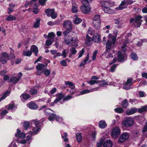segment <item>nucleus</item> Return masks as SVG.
I'll list each match as a JSON object with an SVG mask.
<instances>
[{
	"label": "nucleus",
	"instance_id": "f257e3e1",
	"mask_svg": "<svg viewBox=\"0 0 147 147\" xmlns=\"http://www.w3.org/2000/svg\"><path fill=\"white\" fill-rule=\"evenodd\" d=\"M101 7L103 11L106 13L111 14L113 13L114 11L109 8L108 1H102L100 2Z\"/></svg>",
	"mask_w": 147,
	"mask_h": 147
},
{
	"label": "nucleus",
	"instance_id": "f03ea898",
	"mask_svg": "<svg viewBox=\"0 0 147 147\" xmlns=\"http://www.w3.org/2000/svg\"><path fill=\"white\" fill-rule=\"evenodd\" d=\"M31 123L32 125H35V127H34L33 129V132L30 131L26 134H28L29 135H30L31 136H32L35 133L37 132L39 130L40 127L39 122L37 120H32Z\"/></svg>",
	"mask_w": 147,
	"mask_h": 147
},
{
	"label": "nucleus",
	"instance_id": "7ed1b4c3",
	"mask_svg": "<svg viewBox=\"0 0 147 147\" xmlns=\"http://www.w3.org/2000/svg\"><path fill=\"white\" fill-rule=\"evenodd\" d=\"M121 133V130L118 127L113 128L111 132V136L114 139L117 138Z\"/></svg>",
	"mask_w": 147,
	"mask_h": 147
},
{
	"label": "nucleus",
	"instance_id": "20e7f679",
	"mask_svg": "<svg viewBox=\"0 0 147 147\" xmlns=\"http://www.w3.org/2000/svg\"><path fill=\"white\" fill-rule=\"evenodd\" d=\"M51 111H52L51 109H48L45 110V113L49 117V120L50 121H53L55 118L56 119L57 115L55 114L51 113Z\"/></svg>",
	"mask_w": 147,
	"mask_h": 147
},
{
	"label": "nucleus",
	"instance_id": "39448f33",
	"mask_svg": "<svg viewBox=\"0 0 147 147\" xmlns=\"http://www.w3.org/2000/svg\"><path fill=\"white\" fill-rule=\"evenodd\" d=\"M81 7V9L82 11L84 13H86L89 12L91 9V7L89 3H86L84 4Z\"/></svg>",
	"mask_w": 147,
	"mask_h": 147
},
{
	"label": "nucleus",
	"instance_id": "423d86ee",
	"mask_svg": "<svg viewBox=\"0 0 147 147\" xmlns=\"http://www.w3.org/2000/svg\"><path fill=\"white\" fill-rule=\"evenodd\" d=\"M142 16H137L135 19L134 24L136 27H138L141 25L142 20Z\"/></svg>",
	"mask_w": 147,
	"mask_h": 147
},
{
	"label": "nucleus",
	"instance_id": "0eeeda50",
	"mask_svg": "<svg viewBox=\"0 0 147 147\" xmlns=\"http://www.w3.org/2000/svg\"><path fill=\"white\" fill-rule=\"evenodd\" d=\"M134 123V121L131 118L127 119L123 123V125L127 127L132 126Z\"/></svg>",
	"mask_w": 147,
	"mask_h": 147
},
{
	"label": "nucleus",
	"instance_id": "6e6552de",
	"mask_svg": "<svg viewBox=\"0 0 147 147\" xmlns=\"http://www.w3.org/2000/svg\"><path fill=\"white\" fill-rule=\"evenodd\" d=\"M9 59V56L6 53H2L1 54L0 61L3 64L6 63L7 61Z\"/></svg>",
	"mask_w": 147,
	"mask_h": 147
},
{
	"label": "nucleus",
	"instance_id": "1a4fd4ad",
	"mask_svg": "<svg viewBox=\"0 0 147 147\" xmlns=\"http://www.w3.org/2000/svg\"><path fill=\"white\" fill-rule=\"evenodd\" d=\"M129 134L126 133H124L122 134L118 140L119 142L122 143L127 140L129 138Z\"/></svg>",
	"mask_w": 147,
	"mask_h": 147
},
{
	"label": "nucleus",
	"instance_id": "9d476101",
	"mask_svg": "<svg viewBox=\"0 0 147 147\" xmlns=\"http://www.w3.org/2000/svg\"><path fill=\"white\" fill-rule=\"evenodd\" d=\"M92 80L87 81V82L91 85H93L95 84L99 83V81L97 80L99 79V78L95 76H92L91 77Z\"/></svg>",
	"mask_w": 147,
	"mask_h": 147
},
{
	"label": "nucleus",
	"instance_id": "9b49d317",
	"mask_svg": "<svg viewBox=\"0 0 147 147\" xmlns=\"http://www.w3.org/2000/svg\"><path fill=\"white\" fill-rule=\"evenodd\" d=\"M63 27L67 29H72V23L69 21H65L63 24Z\"/></svg>",
	"mask_w": 147,
	"mask_h": 147
},
{
	"label": "nucleus",
	"instance_id": "f8f14e48",
	"mask_svg": "<svg viewBox=\"0 0 147 147\" xmlns=\"http://www.w3.org/2000/svg\"><path fill=\"white\" fill-rule=\"evenodd\" d=\"M132 84L131 80L129 79L124 84V86L123 87V88L125 90H129L130 88V86L132 85Z\"/></svg>",
	"mask_w": 147,
	"mask_h": 147
},
{
	"label": "nucleus",
	"instance_id": "ddd939ff",
	"mask_svg": "<svg viewBox=\"0 0 147 147\" xmlns=\"http://www.w3.org/2000/svg\"><path fill=\"white\" fill-rule=\"evenodd\" d=\"M101 40L100 37L97 33L94 34L93 36L92 40L96 43L99 42Z\"/></svg>",
	"mask_w": 147,
	"mask_h": 147
},
{
	"label": "nucleus",
	"instance_id": "4468645a",
	"mask_svg": "<svg viewBox=\"0 0 147 147\" xmlns=\"http://www.w3.org/2000/svg\"><path fill=\"white\" fill-rule=\"evenodd\" d=\"M115 44H113L111 42L110 40H108L106 43V49L105 51H106L110 50L113 48Z\"/></svg>",
	"mask_w": 147,
	"mask_h": 147
},
{
	"label": "nucleus",
	"instance_id": "2eb2a0df",
	"mask_svg": "<svg viewBox=\"0 0 147 147\" xmlns=\"http://www.w3.org/2000/svg\"><path fill=\"white\" fill-rule=\"evenodd\" d=\"M15 136L16 137H19L21 139H24L26 136L25 134L22 132H21V131L20 129H18L17 132L15 134Z\"/></svg>",
	"mask_w": 147,
	"mask_h": 147
},
{
	"label": "nucleus",
	"instance_id": "dca6fc26",
	"mask_svg": "<svg viewBox=\"0 0 147 147\" xmlns=\"http://www.w3.org/2000/svg\"><path fill=\"white\" fill-rule=\"evenodd\" d=\"M127 3L126 2L124 1H122L121 4L119 5V7H116L115 8V10H121L127 7H125V5Z\"/></svg>",
	"mask_w": 147,
	"mask_h": 147
},
{
	"label": "nucleus",
	"instance_id": "f3484780",
	"mask_svg": "<svg viewBox=\"0 0 147 147\" xmlns=\"http://www.w3.org/2000/svg\"><path fill=\"white\" fill-rule=\"evenodd\" d=\"M37 0H32L30 2H29L27 1H26L25 2V4L24 5H22L21 6L22 7H25V8H26L29 5L31 6L32 5H33L34 2L37 1Z\"/></svg>",
	"mask_w": 147,
	"mask_h": 147
},
{
	"label": "nucleus",
	"instance_id": "a211bd4d",
	"mask_svg": "<svg viewBox=\"0 0 147 147\" xmlns=\"http://www.w3.org/2000/svg\"><path fill=\"white\" fill-rule=\"evenodd\" d=\"M117 60L119 62H122L124 60V56L120 51L118 52Z\"/></svg>",
	"mask_w": 147,
	"mask_h": 147
},
{
	"label": "nucleus",
	"instance_id": "6ab92c4d",
	"mask_svg": "<svg viewBox=\"0 0 147 147\" xmlns=\"http://www.w3.org/2000/svg\"><path fill=\"white\" fill-rule=\"evenodd\" d=\"M40 19V18H36V21L34 23L33 26L35 28H37L39 27Z\"/></svg>",
	"mask_w": 147,
	"mask_h": 147
},
{
	"label": "nucleus",
	"instance_id": "aec40b11",
	"mask_svg": "<svg viewBox=\"0 0 147 147\" xmlns=\"http://www.w3.org/2000/svg\"><path fill=\"white\" fill-rule=\"evenodd\" d=\"M28 107L31 109H36L38 106L34 102H30L27 104Z\"/></svg>",
	"mask_w": 147,
	"mask_h": 147
},
{
	"label": "nucleus",
	"instance_id": "412c9836",
	"mask_svg": "<svg viewBox=\"0 0 147 147\" xmlns=\"http://www.w3.org/2000/svg\"><path fill=\"white\" fill-rule=\"evenodd\" d=\"M20 79V77H12L10 79L9 82L13 84H16L19 81Z\"/></svg>",
	"mask_w": 147,
	"mask_h": 147
},
{
	"label": "nucleus",
	"instance_id": "4be33fe9",
	"mask_svg": "<svg viewBox=\"0 0 147 147\" xmlns=\"http://www.w3.org/2000/svg\"><path fill=\"white\" fill-rule=\"evenodd\" d=\"M55 11L54 9H48L45 10V13L48 17H50L52 14Z\"/></svg>",
	"mask_w": 147,
	"mask_h": 147
},
{
	"label": "nucleus",
	"instance_id": "5701e85b",
	"mask_svg": "<svg viewBox=\"0 0 147 147\" xmlns=\"http://www.w3.org/2000/svg\"><path fill=\"white\" fill-rule=\"evenodd\" d=\"M101 25L100 21H93V25L96 29L99 30Z\"/></svg>",
	"mask_w": 147,
	"mask_h": 147
},
{
	"label": "nucleus",
	"instance_id": "b1692460",
	"mask_svg": "<svg viewBox=\"0 0 147 147\" xmlns=\"http://www.w3.org/2000/svg\"><path fill=\"white\" fill-rule=\"evenodd\" d=\"M78 5L74 2L72 3V11L73 13H76L78 11Z\"/></svg>",
	"mask_w": 147,
	"mask_h": 147
},
{
	"label": "nucleus",
	"instance_id": "393cba45",
	"mask_svg": "<svg viewBox=\"0 0 147 147\" xmlns=\"http://www.w3.org/2000/svg\"><path fill=\"white\" fill-rule=\"evenodd\" d=\"M113 144L110 140H108L103 144L104 147H112Z\"/></svg>",
	"mask_w": 147,
	"mask_h": 147
},
{
	"label": "nucleus",
	"instance_id": "a878e982",
	"mask_svg": "<svg viewBox=\"0 0 147 147\" xmlns=\"http://www.w3.org/2000/svg\"><path fill=\"white\" fill-rule=\"evenodd\" d=\"M98 89V88H95L94 89H93L90 90H84L80 92V94L82 95L83 94H84L87 93H89L93 91L94 90H97Z\"/></svg>",
	"mask_w": 147,
	"mask_h": 147
},
{
	"label": "nucleus",
	"instance_id": "bb28decb",
	"mask_svg": "<svg viewBox=\"0 0 147 147\" xmlns=\"http://www.w3.org/2000/svg\"><path fill=\"white\" fill-rule=\"evenodd\" d=\"M30 50L35 53V55H37L38 53V48L35 45H32L31 48Z\"/></svg>",
	"mask_w": 147,
	"mask_h": 147
},
{
	"label": "nucleus",
	"instance_id": "cd10ccee",
	"mask_svg": "<svg viewBox=\"0 0 147 147\" xmlns=\"http://www.w3.org/2000/svg\"><path fill=\"white\" fill-rule=\"evenodd\" d=\"M38 88V87H34L32 88L29 92L31 94H34L37 93Z\"/></svg>",
	"mask_w": 147,
	"mask_h": 147
},
{
	"label": "nucleus",
	"instance_id": "c85d7f7f",
	"mask_svg": "<svg viewBox=\"0 0 147 147\" xmlns=\"http://www.w3.org/2000/svg\"><path fill=\"white\" fill-rule=\"evenodd\" d=\"M137 110L135 108L128 110L127 111L126 114L127 115H130L134 113L137 112Z\"/></svg>",
	"mask_w": 147,
	"mask_h": 147
},
{
	"label": "nucleus",
	"instance_id": "c756f323",
	"mask_svg": "<svg viewBox=\"0 0 147 147\" xmlns=\"http://www.w3.org/2000/svg\"><path fill=\"white\" fill-rule=\"evenodd\" d=\"M64 96L65 95H63L61 93H58L56 95V98L55 99L57 100V101L58 102L64 97Z\"/></svg>",
	"mask_w": 147,
	"mask_h": 147
},
{
	"label": "nucleus",
	"instance_id": "7c9ffc66",
	"mask_svg": "<svg viewBox=\"0 0 147 147\" xmlns=\"http://www.w3.org/2000/svg\"><path fill=\"white\" fill-rule=\"evenodd\" d=\"M16 19V17L12 15H10L8 16L6 18V20L9 21L13 20H15Z\"/></svg>",
	"mask_w": 147,
	"mask_h": 147
},
{
	"label": "nucleus",
	"instance_id": "2f4dec72",
	"mask_svg": "<svg viewBox=\"0 0 147 147\" xmlns=\"http://www.w3.org/2000/svg\"><path fill=\"white\" fill-rule=\"evenodd\" d=\"M92 39L91 37H90L88 34L86 35V43L88 45L91 44Z\"/></svg>",
	"mask_w": 147,
	"mask_h": 147
},
{
	"label": "nucleus",
	"instance_id": "473e14b6",
	"mask_svg": "<svg viewBox=\"0 0 147 147\" xmlns=\"http://www.w3.org/2000/svg\"><path fill=\"white\" fill-rule=\"evenodd\" d=\"M33 6V12L35 14H37L38 13V4L35 3V2L34 3Z\"/></svg>",
	"mask_w": 147,
	"mask_h": 147
},
{
	"label": "nucleus",
	"instance_id": "72a5a7b5",
	"mask_svg": "<svg viewBox=\"0 0 147 147\" xmlns=\"http://www.w3.org/2000/svg\"><path fill=\"white\" fill-rule=\"evenodd\" d=\"M107 125L105 121H100L99 123V126L100 128H104Z\"/></svg>",
	"mask_w": 147,
	"mask_h": 147
},
{
	"label": "nucleus",
	"instance_id": "f704fd0d",
	"mask_svg": "<svg viewBox=\"0 0 147 147\" xmlns=\"http://www.w3.org/2000/svg\"><path fill=\"white\" fill-rule=\"evenodd\" d=\"M45 67V65L43 64L39 63L36 66V68L37 69L42 70Z\"/></svg>",
	"mask_w": 147,
	"mask_h": 147
},
{
	"label": "nucleus",
	"instance_id": "c9c22d12",
	"mask_svg": "<svg viewBox=\"0 0 147 147\" xmlns=\"http://www.w3.org/2000/svg\"><path fill=\"white\" fill-rule=\"evenodd\" d=\"M32 52L30 51H27L26 50L24 51L22 55L24 56L29 57L30 56L32 55Z\"/></svg>",
	"mask_w": 147,
	"mask_h": 147
},
{
	"label": "nucleus",
	"instance_id": "e433bc0d",
	"mask_svg": "<svg viewBox=\"0 0 147 147\" xmlns=\"http://www.w3.org/2000/svg\"><path fill=\"white\" fill-rule=\"evenodd\" d=\"M76 137L77 140L78 142H80L81 141L82 136L80 133H77L76 134Z\"/></svg>",
	"mask_w": 147,
	"mask_h": 147
},
{
	"label": "nucleus",
	"instance_id": "4c0bfd02",
	"mask_svg": "<svg viewBox=\"0 0 147 147\" xmlns=\"http://www.w3.org/2000/svg\"><path fill=\"white\" fill-rule=\"evenodd\" d=\"M30 96L29 94H23L21 96V98H22L24 100H27L30 97Z\"/></svg>",
	"mask_w": 147,
	"mask_h": 147
},
{
	"label": "nucleus",
	"instance_id": "58836bf2",
	"mask_svg": "<svg viewBox=\"0 0 147 147\" xmlns=\"http://www.w3.org/2000/svg\"><path fill=\"white\" fill-rule=\"evenodd\" d=\"M147 110V106H144L142 108H139L138 109V112L139 113H142Z\"/></svg>",
	"mask_w": 147,
	"mask_h": 147
},
{
	"label": "nucleus",
	"instance_id": "ea45409f",
	"mask_svg": "<svg viewBox=\"0 0 147 147\" xmlns=\"http://www.w3.org/2000/svg\"><path fill=\"white\" fill-rule=\"evenodd\" d=\"M130 55L132 59L134 60H136L138 59V57L137 55L135 53H131Z\"/></svg>",
	"mask_w": 147,
	"mask_h": 147
},
{
	"label": "nucleus",
	"instance_id": "a19ab883",
	"mask_svg": "<svg viewBox=\"0 0 147 147\" xmlns=\"http://www.w3.org/2000/svg\"><path fill=\"white\" fill-rule=\"evenodd\" d=\"M61 136L63 138H65L64 139V141L65 142H67L68 141V139L66 138L67 137V135L66 133H64L63 134L61 133Z\"/></svg>",
	"mask_w": 147,
	"mask_h": 147
},
{
	"label": "nucleus",
	"instance_id": "79ce46f5",
	"mask_svg": "<svg viewBox=\"0 0 147 147\" xmlns=\"http://www.w3.org/2000/svg\"><path fill=\"white\" fill-rule=\"evenodd\" d=\"M65 85H68L70 86H73V87L71 88L72 89H73L74 88L75 85L72 82L70 81H66L65 82Z\"/></svg>",
	"mask_w": 147,
	"mask_h": 147
},
{
	"label": "nucleus",
	"instance_id": "37998d69",
	"mask_svg": "<svg viewBox=\"0 0 147 147\" xmlns=\"http://www.w3.org/2000/svg\"><path fill=\"white\" fill-rule=\"evenodd\" d=\"M59 20H56L54 22L50 21L47 23V24L49 25L53 26L55 24H58Z\"/></svg>",
	"mask_w": 147,
	"mask_h": 147
},
{
	"label": "nucleus",
	"instance_id": "c03bdc74",
	"mask_svg": "<svg viewBox=\"0 0 147 147\" xmlns=\"http://www.w3.org/2000/svg\"><path fill=\"white\" fill-rule=\"evenodd\" d=\"M128 102L126 99H124L122 102V105L123 107L126 108L128 105Z\"/></svg>",
	"mask_w": 147,
	"mask_h": 147
},
{
	"label": "nucleus",
	"instance_id": "a18cd8bd",
	"mask_svg": "<svg viewBox=\"0 0 147 147\" xmlns=\"http://www.w3.org/2000/svg\"><path fill=\"white\" fill-rule=\"evenodd\" d=\"M100 16L98 15H96L94 16L93 19V21H100Z\"/></svg>",
	"mask_w": 147,
	"mask_h": 147
},
{
	"label": "nucleus",
	"instance_id": "49530a36",
	"mask_svg": "<svg viewBox=\"0 0 147 147\" xmlns=\"http://www.w3.org/2000/svg\"><path fill=\"white\" fill-rule=\"evenodd\" d=\"M30 124L28 122H25L23 124L24 128L25 130H27L30 126Z\"/></svg>",
	"mask_w": 147,
	"mask_h": 147
},
{
	"label": "nucleus",
	"instance_id": "de8ad7c7",
	"mask_svg": "<svg viewBox=\"0 0 147 147\" xmlns=\"http://www.w3.org/2000/svg\"><path fill=\"white\" fill-rule=\"evenodd\" d=\"M53 40L52 39H49L46 41V45L49 46L51 45L53 42Z\"/></svg>",
	"mask_w": 147,
	"mask_h": 147
},
{
	"label": "nucleus",
	"instance_id": "09e8293b",
	"mask_svg": "<svg viewBox=\"0 0 147 147\" xmlns=\"http://www.w3.org/2000/svg\"><path fill=\"white\" fill-rule=\"evenodd\" d=\"M82 22V20L81 19L77 17L75 18L74 23L77 24H78Z\"/></svg>",
	"mask_w": 147,
	"mask_h": 147
},
{
	"label": "nucleus",
	"instance_id": "8fccbe9b",
	"mask_svg": "<svg viewBox=\"0 0 147 147\" xmlns=\"http://www.w3.org/2000/svg\"><path fill=\"white\" fill-rule=\"evenodd\" d=\"M55 119L57 121H58L60 123H62L63 121V119L61 117L59 116H57Z\"/></svg>",
	"mask_w": 147,
	"mask_h": 147
},
{
	"label": "nucleus",
	"instance_id": "3c124183",
	"mask_svg": "<svg viewBox=\"0 0 147 147\" xmlns=\"http://www.w3.org/2000/svg\"><path fill=\"white\" fill-rule=\"evenodd\" d=\"M15 104L14 102H11L10 104H9L7 107V109L8 110H10L12 109L14 107Z\"/></svg>",
	"mask_w": 147,
	"mask_h": 147
},
{
	"label": "nucleus",
	"instance_id": "603ef678",
	"mask_svg": "<svg viewBox=\"0 0 147 147\" xmlns=\"http://www.w3.org/2000/svg\"><path fill=\"white\" fill-rule=\"evenodd\" d=\"M117 64H115L112 65L111 67L110 71L113 72L114 71L115 68L117 67Z\"/></svg>",
	"mask_w": 147,
	"mask_h": 147
},
{
	"label": "nucleus",
	"instance_id": "864d4df0",
	"mask_svg": "<svg viewBox=\"0 0 147 147\" xmlns=\"http://www.w3.org/2000/svg\"><path fill=\"white\" fill-rule=\"evenodd\" d=\"M70 51L71 53L73 55L77 53V51L76 50L75 48L73 47H71L70 48Z\"/></svg>",
	"mask_w": 147,
	"mask_h": 147
},
{
	"label": "nucleus",
	"instance_id": "5fc2aeb1",
	"mask_svg": "<svg viewBox=\"0 0 147 147\" xmlns=\"http://www.w3.org/2000/svg\"><path fill=\"white\" fill-rule=\"evenodd\" d=\"M55 35L53 32H51L49 34L48 37L49 38H51L52 40H53V38L55 36Z\"/></svg>",
	"mask_w": 147,
	"mask_h": 147
},
{
	"label": "nucleus",
	"instance_id": "6e6d98bb",
	"mask_svg": "<svg viewBox=\"0 0 147 147\" xmlns=\"http://www.w3.org/2000/svg\"><path fill=\"white\" fill-rule=\"evenodd\" d=\"M114 110L116 112L119 113H121L123 111L122 108H115Z\"/></svg>",
	"mask_w": 147,
	"mask_h": 147
},
{
	"label": "nucleus",
	"instance_id": "4d7b16f0",
	"mask_svg": "<svg viewBox=\"0 0 147 147\" xmlns=\"http://www.w3.org/2000/svg\"><path fill=\"white\" fill-rule=\"evenodd\" d=\"M9 92L7 91L5 92L2 95L1 97L2 99L3 100L7 96L9 95Z\"/></svg>",
	"mask_w": 147,
	"mask_h": 147
},
{
	"label": "nucleus",
	"instance_id": "13d9d810",
	"mask_svg": "<svg viewBox=\"0 0 147 147\" xmlns=\"http://www.w3.org/2000/svg\"><path fill=\"white\" fill-rule=\"evenodd\" d=\"M67 50L66 49H64L62 51V53L61 54V56L63 57H64L65 58L67 57Z\"/></svg>",
	"mask_w": 147,
	"mask_h": 147
},
{
	"label": "nucleus",
	"instance_id": "bf43d9fd",
	"mask_svg": "<svg viewBox=\"0 0 147 147\" xmlns=\"http://www.w3.org/2000/svg\"><path fill=\"white\" fill-rule=\"evenodd\" d=\"M67 30L64 31L63 32V34L64 36L67 35V34H69L71 29H67Z\"/></svg>",
	"mask_w": 147,
	"mask_h": 147
},
{
	"label": "nucleus",
	"instance_id": "052dcab7",
	"mask_svg": "<svg viewBox=\"0 0 147 147\" xmlns=\"http://www.w3.org/2000/svg\"><path fill=\"white\" fill-rule=\"evenodd\" d=\"M99 83H100L99 84L100 86H104L108 84V82H106L105 80L102 81H99Z\"/></svg>",
	"mask_w": 147,
	"mask_h": 147
},
{
	"label": "nucleus",
	"instance_id": "680f3d73",
	"mask_svg": "<svg viewBox=\"0 0 147 147\" xmlns=\"http://www.w3.org/2000/svg\"><path fill=\"white\" fill-rule=\"evenodd\" d=\"M88 34L92 35L94 33V31L91 28H90L88 30Z\"/></svg>",
	"mask_w": 147,
	"mask_h": 147
},
{
	"label": "nucleus",
	"instance_id": "e2e57ef3",
	"mask_svg": "<svg viewBox=\"0 0 147 147\" xmlns=\"http://www.w3.org/2000/svg\"><path fill=\"white\" fill-rule=\"evenodd\" d=\"M60 64L64 66H66L67 65V61L65 60H62L60 61Z\"/></svg>",
	"mask_w": 147,
	"mask_h": 147
},
{
	"label": "nucleus",
	"instance_id": "0e129e2a",
	"mask_svg": "<svg viewBox=\"0 0 147 147\" xmlns=\"http://www.w3.org/2000/svg\"><path fill=\"white\" fill-rule=\"evenodd\" d=\"M84 49H82L79 52V55L78 57V58H79L82 56V55L84 54Z\"/></svg>",
	"mask_w": 147,
	"mask_h": 147
},
{
	"label": "nucleus",
	"instance_id": "69168bd1",
	"mask_svg": "<svg viewBox=\"0 0 147 147\" xmlns=\"http://www.w3.org/2000/svg\"><path fill=\"white\" fill-rule=\"evenodd\" d=\"M50 73V71L48 69H47L44 70V74L46 76H48Z\"/></svg>",
	"mask_w": 147,
	"mask_h": 147
},
{
	"label": "nucleus",
	"instance_id": "338daca9",
	"mask_svg": "<svg viewBox=\"0 0 147 147\" xmlns=\"http://www.w3.org/2000/svg\"><path fill=\"white\" fill-rule=\"evenodd\" d=\"M103 142V140H100L99 142L97 143V146L98 147H101Z\"/></svg>",
	"mask_w": 147,
	"mask_h": 147
},
{
	"label": "nucleus",
	"instance_id": "774afa93",
	"mask_svg": "<svg viewBox=\"0 0 147 147\" xmlns=\"http://www.w3.org/2000/svg\"><path fill=\"white\" fill-rule=\"evenodd\" d=\"M147 131V122L144 125L143 129L142 130V132L143 133H145Z\"/></svg>",
	"mask_w": 147,
	"mask_h": 147
}]
</instances>
